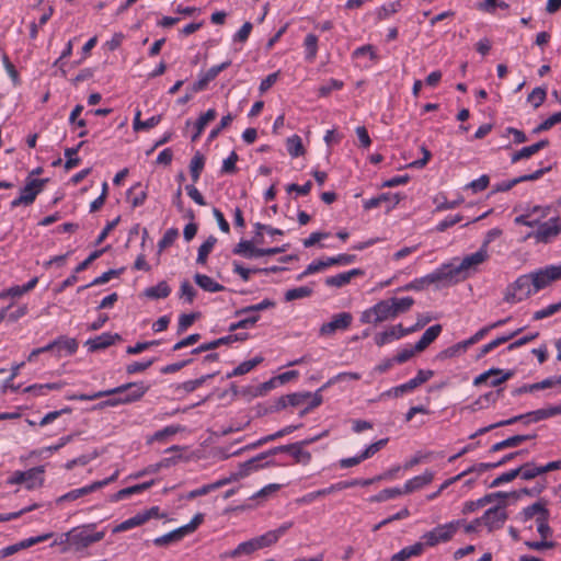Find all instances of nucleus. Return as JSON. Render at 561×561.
Segmentation results:
<instances>
[{"label": "nucleus", "mask_w": 561, "mask_h": 561, "mask_svg": "<svg viewBox=\"0 0 561 561\" xmlns=\"http://www.w3.org/2000/svg\"><path fill=\"white\" fill-rule=\"evenodd\" d=\"M489 242L490 239L486 240L477 252L466 255L459 262L455 259L450 263L442 264L440 266L446 278V284H456L473 275L479 266L489 257Z\"/></svg>", "instance_id": "1"}, {"label": "nucleus", "mask_w": 561, "mask_h": 561, "mask_svg": "<svg viewBox=\"0 0 561 561\" xmlns=\"http://www.w3.org/2000/svg\"><path fill=\"white\" fill-rule=\"evenodd\" d=\"M316 407V396L310 392H296L279 397L274 405V411L293 408L300 416L305 415Z\"/></svg>", "instance_id": "2"}, {"label": "nucleus", "mask_w": 561, "mask_h": 561, "mask_svg": "<svg viewBox=\"0 0 561 561\" xmlns=\"http://www.w3.org/2000/svg\"><path fill=\"white\" fill-rule=\"evenodd\" d=\"M95 524H89L84 526L73 527L68 531V539L70 538V550L82 551L95 542L101 541L105 533L96 531L92 533Z\"/></svg>", "instance_id": "3"}, {"label": "nucleus", "mask_w": 561, "mask_h": 561, "mask_svg": "<svg viewBox=\"0 0 561 561\" xmlns=\"http://www.w3.org/2000/svg\"><path fill=\"white\" fill-rule=\"evenodd\" d=\"M462 520L456 519L445 524L437 525L433 529L424 533L421 537L424 547H435L450 541L457 531L461 528Z\"/></svg>", "instance_id": "4"}, {"label": "nucleus", "mask_w": 561, "mask_h": 561, "mask_svg": "<svg viewBox=\"0 0 561 561\" xmlns=\"http://www.w3.org/2000/svg\"><path fill=\"white\" fill-rule=\"evenodd\" d=\"M536 293L537 290L535 289L530 275L524 274L506 287L504 301L514 305L527 299Z\"/></svg>", "instance_id": "5"}, {"label": "nucleus", "mask_w": 561, "mask_h": 561, "mask_svg": "<svg viewBox=\"0 0 561 561\" xmlns=\"http://www.w3.org/2000/svg\"><path fill=\"white\" fill-rule=\"evenodd\" d=\"M204 522V514L197 513L186 525H183L168 534L159 536L153 539V545L157 547H167L172 543L181 541L184 537L193 534L199 525Z\"/></svg>", "instance_id": "6"}, {"label": "nucleus", "mask_w": 561, "mask_h": 561, "mask_svg": "<svg viewBox=\"0 0 561 561\" xmlns=\"http://www.w3.org/2000/svg\"><path fill=\"white\" fill-rule=\"evenodd\" d=\"M44 467L31 468L26 471L16 470L9 478V484H25L27 490L39 488L44 483Z\"/></svg>", "instance_id": "7"}, {"label": "nucleus", "mask_w": 561, "mask_h": 561, "mask_svg": "<svg viewBox=\"0 0 561 561\" xmlns=\"http://www.w3.org/2000/svg\"><path fill=\"white\" fill-rule=\"evenodd\" d=\"M561 233V217H552L529 232L526 239H535L537 243H549Z\"/></svg>", "instance_id": "8"}, {"label": "nucleus", "mask_w": 561, "mask_h": 561, "mask_svg": "<svg viewBox=\"0 0 561 561\" xmlns=\"http://www.w3.org/2000/svg\"><path fill=\"white\" fill-rule=\"evenodd\" d=\"M118 474H119V471L116 470L111 477H108L106 479H103L100 481H94L91 484L84 485L79 489H73V490L60 495L56 500V503L61 504L64 502H72V501H76V500H78L82 496H85L92 492H95V491L108 485L110 483L116 481L118 478Z\"/></svg>", "instance_id": "9"}, {"label": "nucleus", "mask_w": 561, "mask_h": 561, "mask_svg": "<svg viewBox=\"0 0 561 561\" xmlns=\"http://www.w3.org/2000/svg\"><path fill=\"white\" fill-rule=\"evenodd\" d=\"M394 313L389 299L380 300L373 307L364 310L360 316V322L376 324L389 319H394Z\"/></svg>", "instance_id": "10"}, {"label": "nucleus", "mask_w": 561, "mask_h": 561, "mask_svg": "<svg viewBox=\"0 0 561 561\" xmlns=\"http://www.w3.org/2000/svg\"><path fill=\"white\" fill-rule=\"evenodd\" d=\"M149 386L144 382H128L113 389L103 390L104 397L110 394H122L125 404L138 401L147 391Z\"/></svg>", "instance_id": "11"}, {"label": "nucleus", "mask_w": 561, "mask_h": 561, "mask_svg": "<svg viewBox=\"0 0 561 561\" xmlns=\"http://www.w3.org/2000/svg\"><path fill=\"white\" fill-rule=\"evenodd\" d=\"M45 182L46 180L27 179L26 184L20 191V195L11 202V208L33 204L37 195L43 191Z\"/></svg>", "instance_id": "12"}, {"label": "nucleus", "mask_w": 561, "mask_h": 561, "mask_svg": "<svg viewBox=\"0 0 561 561\" xmlns=\"http://www.w3.org/2000/svg\"><path fill=\"white\" fill-rule=\"evenodd\" d=\"M533 284L537 293L556 280L561 279V263L557 265H548L529 273Z\"/></svg>", "instance_id": "13"}, {"label": "nucleus", "mask_w": 561, "mask_h": 561, "mask_svg": "<svg viewBox=\"0 0 561 561\" xmlns=\"http://www.w3.org/2000/svg\"><path fill=\"white\" fill-rule=\"evenodd\" d=\"M434 376V371L430 369H420L416 376L409 381L391 388L383 396L401 397L408 392L413 391L416 387L426 382Z\"/></svg>", "instance_id": "14"}, {"label": "nucleus", "mask_w": 561, "mask_h": 561, "mask_svg": "<svg viewBox=\"0 0 561 561\" xmlns=\"http://www.w3.org/2000/svg\"><path fill=\"white\" fill-rule=\"evenodd\" d=\"M549 213L550 207L548 206H534L527 209L524 214L517 216L515 218V224L537 229L539 225L543 222V219L548 217Z\"/></svg>", "instance_id": "15"}, {"label": "nucleus", "mask_w": 561, "mask_h": 561, "mask_svg": "<svg viewBox=\"0 0 561 561\" xmlns=\"http://www.w3.org/2000/svg\"><path fill=\"white\" fill-rule=\"evenodd\" d=\"M481 519L482 524L490 533L495 529H500L507 519L504 501H502L501 504L486 510Z\"/></svg>", "instance_id": "16"}, {"label": "nucleus", "mask_w": 561, "mask_h": 561, "mask_svg": "<svg viewBox=\"0 0 561 561\" xmlns=\"http://www.w3.org/2000/svg\"><path fill=\"white\" fill-rule=\"evenodd\" d=\"M513 376L512 371H504L499 368H491L480 375H478L473 379V385L479 386H489V387H497L501 383L505 382Z\"/></svg>", "instance_id": "17"}, {"label": "nucleus", "mask_w": 561, "mask_h": 561, "mask_svg": "<svg viewBox=\"0 0 561 561\" xmlns=\"http://www.w3.org/2000/svg\"><path fill=\"white\" fill-rule=\"evenodd\" d=\"M353 317L348 312H340L334 314L331 320L323 323L320 328V334L331 336L339 331H345L352 323Z\"/></svg>", "instance_id": "18"}, {"label": "nucleus", "mask_w": 561, "mask_h": 561, "mask_svg": "<svg viewBox=\"0 0 561 561\" xmlns=\"http://www.w3.org/2000/svg\"><path fill=\"white\" fill-rule=\"evenodd\" d=\"M53 536H54L53 533H46V534H43V535H38V536H35V537H30V538L23 539V540L16 542V543H13V545H10V546H7V547L0 549V559H4V558L10 557V556H12L14 553H18L21 550L31 548L34 545L44 542V541L50 539Z\"/></svg>", "instance_id": "19"}, {"label": "nucleus", "mask_w": 561, "mask_h": 561, "mask_svg": "<svg viewBox=\"0 0 561 561\" xmlns=\"http://www.w3.org/2000/svg\"><path fill=\"white\" fill-rule=\"evenodd\" d=\"M432 284H446L445 275L442 271V266L434 270L432 273L413 279L404 288L408 290H422Z\"/></svg>", "instance_id": "20"}, {"label": "nucleus", "mask_w": 561, "mask_h": 561, "mask_svg": "<svg viewBox=\"0 0 561 561\" xmlns=\"http://www.w3.org/2000/svg\"><path fill=\"white\" fill-rule=\"evenodd\" d=\"M266 458L265 454H261L256 457L251 458L250 460L241 463L237 472H233L228 479L232 481H237L239 479L245 478L252 472L263 468L265 463L263 462Z\"/></svg>", "instance_id": "21"}, {"label": "nucleus", "mask_w": 561, "mask_h": 561, "mask_svg": "<svg viewBox=\"0 0 561 561\" xmlns=\"http://www.w3.org/2000/svg\"><path fill=\"white\" fill-rule=\"evenodd\" d=\"M291 526V523H284L276 529L268 530L265 534L255 537L260 549H264L275 545L284 535L287 534Z\"/></svg>", "instance_id": "22"}, {"label": "nucleus", "mask_w": 561, "mask_h": 561, "mask_svg": "<svg viewBox=\"0 0 561 561\" xmlns=\"http://www.w3.org/2000/svg\"><path fill=\"white\" fill-rule=\"evenodd\" d=\"M353 59L362 68H369L377 61V50L373 45H363L353 51Z\"/></svg>", "instance_id": "23"}, {"label": "nucleus", "mask_w": 561, "mask_h": 561, "mask_svg": "<svg viewBox=\"0 0 561 561\" xmlns=\"http://www.w3.org/2000/svg\"><path fill=\"white\" fill-rule=\"evenodd\" d=\"M365 272L362 268H352L346 272L339 273L333 276H329L324 279V284L328 287L342 288L351 283L355 277L364 276Z\"/></svg>", "instance_id": "24"}, {"label": "nucleus", "mask_w": 561, "mask_h": 561, "mask_svg": "<svg viewBox=\"0 0 561 561\" xmlns=\"http://www.w3.org/2000/svg\"><path fill=\"white\" fill-rule=\"evenodd\" d=\"M403 337V327L401 324H396L388 327L381 332H378L374 336V342L378 346H383L386 344L392 343Z\"/></svg>", "instance_id": "25"}, {"label": "nucleus", "mask_w": 561, "mask_h": 561, "mask_svg": "<svg viewBox=\"0 0 561 561\" xmlns=\"http://www.w3.org/2000/svg\"><path fill=\"white\" fill-rule=\"evenodd\" d=\"M434 476L435 473L433 471L425 470L422 474L407 480L402 486L403 494L412 493L430 484L433 481Z\"/></svg>", "instance_id": "26"}, {"label": "nucleus", "mask_w": 561, "mask_h": 561, "mask_svg": "<svg viewBox=\"0 0 561 561\" xmlns=\"http://www.w3.org/2000/svg\"><path fill=\"white\" fill-rule=\"evenodd\" d=\"M401 201V196L399 194L393 193H382L376 197H371L369 199H365L363 203V207L366 210L378 207L381 203H387L388 208L391 209L396 207Z\"/></svg>", "instance_id": "27"}, {"label": "nucleus", "mask_w": 561, "mask_h": 561, "mask_svg": "<svg viewBox=\"0 0 561 561\" xmlns=\"http://www.w3.org/2000/svg\"><path fill=\"white\" fill-rule=\"evenodd\" d=\"M230 64L231 62L229 60L224 61L219 65L210 67L205 73L201 75L199 79L195 83V91L204 90L207 87V84L210 81L215 80L221 71L226 70L230 66Z\"/></svg>", "instance_id": "28"}, {"label": "nucleus", "mask_w": 561, "mask_h": 561, "mask_svg": "<svg viewBox=\"0 0 561 561\" xmlns=\"http://www.w3.org/2000/svg\"><path fill=\"white\" fill-rule=\"evenodd\" d=\"M549 511L546 506V503L542 501L535 502L534 504L523 508V511L519 513L518 518L523 523H527L530 520L536 522L537 518L543 516Z\"/></svg>", "instance_id": "29"}, {"label": "nucleus", "mask_w": 561, "mask_h": 561, "mask_svg": "<svg viewBox=\"0 0 561 561\" xmlns=\"http://www.w3.org/2000/svg\"><path fill=\"white\" fill-rule=\"evenodd\" d=\"M79 344L76 339L60 335L56 339V356H71L78 351Z\"/></svg>", "instance_id": "30"}, {"label": "nucleus", "mask_w": 561, "mask_h": 561, "mask_svg": "<svg viewBox=\"0 0 561 561\" xmlns=\"http://www.w3.org/2000/svg\"><path fill=\"white\" fill-rule=\"evenodd\" d=\"M118 334H111V333H102L101 335L90 339L87 341V346L89 347L90 352H96L100 350H104L111 345L114 344L115 340H118Z\"/></svg>", "instance_id": "31"}, {"label": "nucleus", "mask_w": 561, "mask_h": 561, "mask_svg": "<svg viewBox=\"0 0 561 561\" xmlns=\"http://www.w3.org/2000/svg\"><path fill=\"white\" fill-rule=\"evenodd\" d=\"M231 482V479H220L214 483L204 484L201 488L190 491L186 493L183 499L185 500H194L198 496L207 495L208 493L218 490L219 488Z\"/></svg>", "instance_id": "32"}, {"label": "nucleus", "mask_w": 561, "mask_h": 561, "mask_svg": "<svg viewBox=\"0 0 561 561\" xmlns=\"http://www.w3.org/2000/svg\"><path fill=\"white\" fill-rule=\"evenodd\" d=\"M217 116V112L215 108H209L207 112L202 114L198 119L193 124L194 127V134L191 137V140L193 142L197 141L198 138L202 136V134L205 130V127L207 124L211 121H214Z\"/></svg>", "instance_id": "33"}, {"label": "nucleus", "mask_w": 561, "mask_h": 561, "mask_svg": "<svg viewBox=\"0 0 561 561\" xmlns=\"http://www.w3.org/2000/svg\"><path fill=\"white\" fill-rule=\"evenodd\" d=\"M234 254L242 255L247 259L264 256V249L256 248L251 241H240L233 249Z\"/></svg>", "instance_id": "34"}, {"label": "nucleus", "mask_w": 561, "mask_h": 561, "mask_svg": "<svg viewBox=\"0 0 561 561\" xmlns=\"http://www.w3.org/2000/svg\"><path fill=\"white\" fill-rule=\"evenodd\" d=\"M307 442H300L288 446L280 447L282 450L288 451L297 462L308 463L311 461L312 455L305 450Z\"/></svg>", "instance_id": "35"}, {"label": "nucleus", "mask_w": 561, "mask_h": 561, "mask_svg": "<svg viewBox=\"0 0 561 561\" xmlns=\"http://www.w3.org/2000/svg\"><path fill=\"white\" fill-rule=\"evenodd\" d=\"M424 543L422 541H417L409 547L401 549L399 552L394 553L390 561H407L410 558L419 557L424 551Z\"/></svg>", "instance_id": "36"}, {"label": "nucleus", "mask_w": 561, "mask_h": 561, "mask_svg": "<svg viewBox=\"0 0 561 561\" xmlns=\"http://www.w3.org/2000/svg\"><path fill=\"white\" fill-rule=\"evenodd\" d=\"M260 550L259 543L254 538L239 543L233 550L225 552L224 557L237 558L243 554H251Z\"/></svg>", "instance_id": "37"}, {"label": "nucleus", "mask_w": 561, "mask_h": 561, "mask_svg": "<svg viewBox=\"0 0 561 561\" xmlns=\"http://www.w3.org/2000/svg\"><path fill=\"white\" fill-rule=\"evenodd\" d=\"M442 332V325L435 324L430 327L415 343V351H424L432 342H434Z\"/></svg>", "instance_id": "38"}, {"label": "nucleus", "mask_w": 561, "mask_h": 561, "mask_svg": "<svg viewBox=\"0 0 561 561\" xmlns=\"http://www.w3.org/2000/svg\"><path fill=\"white\" fill-rule=\"evenodd\" d=\"M559 414H561V404L538 409L528 413L525 417H527L529 422H539Z\"/></svg>", "instance_id": "39"}, {"label": "nucleus", "mask_w": 561, "mask_h": 561, "mask_svg": "<svg viewBox=\"0 0 561 561\" xmlns=\"http://www.w3.org/2000/svg\"><path fill=\"white\" fill-rule=\"evenodd\" d=\"M356 260L355 255L352 254H339L336 256H331L322 260H318V270L324 268L331 265H350Z\"/></svg>", "instance_id": "40"}, {"label": "nucleus", "mask_w": 561, "mask_h": 561, "mask_svg": "<svg viewBox=\"0 0 561 561\" xmlns=\"http://www.w3.org/2000/svg\"><path fill=\"white\" fill-rule=\"evenodd\" d=\"M147 193L142 188L140 183L133 185L127 191V201L134 208L141 206L145 203Z\"/></svg>", "instance_id": "41"}, {"label": "nucleus", "mask_w": 561, "mask_h": 561, "mask_svg": "<svg viewBox=\"0 0 561 561\" xmlns=\"http://www.w3.org/2000/svg\"><path fill=\"white\" fill-rule=\"evenodd\" d=\"M62 388L61 382H49V383H34L26 387L23 392H30L35 397L46 396L51 390H60Z\"/></svg>", "instance_id": "42"}, {"label": "nucleus", "mask_w": 561, "mask_h": 561, "mask_svg": "<svg viewBox=\"0 0 561 561\" xmlns=\"http://www.w3.org/2000/svg\"><path fill=\"white\" fill-rule=\"evenodd\" d=\"M195 283L208 293H218L222 291L225 287L219 283L215 282L211 277L204 274H195L194 276Z\"/></svg>", "instance_id": "43"}, {"label": "nucleus", "mask_w": 561, "mask_h": 561, "mask_svg": "<svg viewBox=\"0 0 561 561\" xmlns=\"http://www.w3.org/2000/svg\"><path fill=\"white\" fill-rule=\"evenodd\" d=\"M262 362H263V358L261 356H256L252 359L242 362L232 371L227 374V378L245 375V374L250 373L252 369H254Z\"/></svg>", "instance_id": "44"}, {"label": "nucleus", "mask_w": 561, "mask_h": 561, "mask_svg": "<svg viewBox=\"0 0 561 561\" xmlns=\"http://www.w3.org/2000/svg\"><path fill=\"white\" fill-rule=\"evenodd\" d=\"M205 167V157L197 151L190 162V173L193 183H197Z\"/></svg>", "instance_id": "45"}, {"label": "nucleus", "mask_w": 561, "mask_h": 561, "mask_svg": "<svg viewBox=\"0 0 561 561\" xmlns=\"http://www.w3.org/2000/svg\"><path fill=\"white\" fill-rule=\"evenodd\" d=\"M548 145V140H540L531 146H527L518 150L514 156L512 157L513 162H517L522 159H527L538 152L540 149L545 148Z\"/></svg>", "instance_id": "46"}, {"label": "nucleus", "mask_w": 561, "mask_h": 561, "mask_svg": "<svg viewBox=\"0 0 561 561\" xmlns=\"http://www.w3.org/2000/svg\"><path fill=\"white\" fill-rule=\"evenodd\" d=\"M216 243H217V238L214 236H209L206 239V241L199 245L198 252H197V259H196L197 264H201V265L206 264L207 257H208L209 253L214 250V247L216 245Z\"/></svg>", "instance_id": "47"}, {"label": "nucleus", "mask_w": 561, "mask_h": 561, "mask_svg": "<svg viewBox=\"0 0 561 561\" xmlns=\"http://www.w3.org/2000/svg\"><path fill=\"white\" fill-rule=\"evenodd\" d=\"M170 294L171 288L164 280L158 283L156 286L148 287L145 290V295L151 299H163L167 298Z\"/></svg>", "instance_id": "48"}, {"label": "nucleus", "mask_w": 561, "mask_h": 561, "mask_svg": "<svg viewBox=\"0 0 561 561\" xmlns=\"http://www.w3.org/2000/svg\"><path fill=\"white\" fill-rule=\"evenodd\" d=\"M122 272H123V270H108V271L104 272L101 276L95 277L91 283H89L84 286L78 287L77 291L81 293L87 288L103 285V284L110 282L112 278L119 276Z\"/></svg>", "instance_id": "49"}, {"label": "nucleus", "mask_w": 561, "mask_h": 561, "mask_svg": "<svg viewBox=\"0 0 561 561\" xmlns=\"http://www.w3.org/2000/svg\"><path fill=\"white\" fill-rule=\"evenodd\" d=\"M182 430L183 428L180 425H168V426L163 427L162 430L153 433V435L148 438V443L149 444L153 443V442L164 443L168 437L180 433Z\"/></svg>", "instance_id": "50"}, {"label": "nucleus", "mask_w": 561, "mask_h": 561, "mask_svg": "<svg viewBox=\"0 0 561 561\" xmlns=\"http://www.w3.org/2000/svg\"><path fill=\"white\" fill-rule=\"evenodd\" d=\"M390 305L392 307L394 317H398L401 313L407 312L413 306L414 300L412 297H402V298H390Z\"/></svg>", "instance_id": "51"}, {"label": "nucleus", "mask_w": 561, "mask_h": 561, "mask_svg": "<svg viewBox=\"0 0 561 561\" xmlns=\"http://www.w3.org/2000/svg\"><path fill=\"white\" fill-rule=\"evenodd\" d=\"M145 524V517H142L141 513H137L135 516L122 522L113 528V533H123L135 527L141 526Z\"/></svg>", "instance_id": "52"}, {"label": "nucleus", "mask_w": 561, "mask_h": 561, "mask_svg": "<svg viewBox=\"0 0 561 561\" xmlns=\"http://www.w3.org/2000/svg\"><path fill=\"white\" fill-rule=\"evenodd\" d=\"M216 375H217V371L207 374V375L202 376L196 379L186 380V381L182 382L181 385H179L178 388L182 389L183 391H185L187 393L193 392L196 389H198L199 387H202L206 380L214 378Z\"/></svg>", "instance_id": "53"}, {"label": "nucleus", "mask_w": 561, "mask_h": 561, "mask_svg": "<svg viewBox=\"0 0 561 561\" xmlns=\"http://www.w3.org/2000/svg\"><path fill=\"white\" fill-rule=\"evenodd\" d=\"M83 141L79 142L76 147L67 148L65 150V157L67 158V161L65 163L66 170H71L76 167H78L81 162L80 158H78V152L80 148L82 147Z\"/></svg>", "instance_id": "54"}, {"label": "nucleus", "mask_w": 561, "mask_h": 561, "mask_svg": "<svg viewBox=\"0 0 561 561\" xmlns=\"http://www.w3.org/2000/svg\"><path fill=\"white\" fill-rule=\"evenodd\" d=\"M404 495L402 492V488H388L381 490L379 493L370 497V502H386L391 499H396Z\"/></svg>", "instance_id": "55"}, {"label": "nucleus", "mask_w": 561, "mask_h": 561, "mask_svg": "<svg viewBox=\"0 0 561 561\" xmlns=\"http://www.w3.org/2000/svg\"><path fill=\"white\" fill-rule=\"evenodd\" d=\"M286 149L293 158H297L304 153L302 139L298 135H293L286 141Z\"/></svg>", "instance_id": "56"}, {"label": "nucleus", "mask_w": 561, "mask_h": 561, "mask_svg": "<svg viewBox=\"0 0 561 561\" xmlns=\"http://www.w3.org/2000/svg\"><path fill=\"white\" fill-rule=\"evenodd\" d=\"M232 266H233V273L238 274L242 278L243 282H249L252 274L268 272L267 268H247L237 261H234L232 263Z\"/></svg>", "instance_id": "57"}, {"label": "nucleus", "mask_w": 561, "mask_h": 561, "mask_svg": "<svg viewBox=\"0 0 561 561\" xmlns=\"http://www.w3.org/2000/svg\"><path fill=\"white\" fill-rule=\"evenodd\" d=\"M549 516L550 514L548 512L535 522L537 533L542 539H549L552 536V529L549 526Z\"/></svg>", "instance_id": "58"}, {"label": "nucleus", "mask_w": 561, "mask_h": 561, "mask_svg": "<svg viewBox=\"0 0 561 561\" xmlns=\"http://www.w3.org/2000/svg\"><path fill=\"white\" fill-rule=\"evenodd\" d=\"M517 469L519 477L525 480H530L539 474H542L541 466H537L535 463H526Z\"/></svg>", "instance_id": "59"}, {"label": "nucleus", "mask_w": 561, "mask_h": 561, "mask_svg": "<svg viewBox=\"0 0 561 561\" xmlns=\"http://www.w3.org/2000/svg\"><path fill=\"white\" fill-rule=\"evenodd\" d=\"M311 294H312V288L311 287H308V286L296 287V288H293V289H288L285 293V299L287 301H293V300H296V299L308 297Z\"/></svg>", "instance_id": "60"}, {"label": "nucleus", "mask_w": 561, "mask_h": 561, "mask_svg": "<svg viewBox=\"0 0 561 561\" xmlns=\"http://www.w3.org/2000/svg\"><path fill=\"white\" fill-rule=\"evenodd\" d=\"M387 443L388 438H382L375 443H371L364 450L360 451L362 458L364 460L371 458L375 454L382 449L387 445Z\"/></svg>", "instance_id": "61"}, {"label": "nucleus", "mask_w": 561, "mask_h": 561, "mask_svg": "<svg viewBox=\"0 0 561 561\" xmlns=\"http://www.w3.org/2000/svg\"><path fill=\"white\" fill-rule=\"evenodd\" d=\"M179 237V230L176 228L168 229L163 237L159 240L158 247L160 250H164L172 245Z\"/></svg>", "instance_id": "62"}, {"label": "nucleus", "mask_w": 561, "mask_h": 561, "mask_svg": "<svg viewBox=\"0 0 561 561\" xmlns=\"http://www.w3.org/2000/svg\"><path fill=\"white\" fill-rule=\"evenodd\" d=\"M490 183V178L486 174L481 175L480 178L469 182L465 188L471 190L472 193H479L484 191Z\"/></svg>", "instance_id": "63"}, {"label": "nucleus", "mask_w": 561, "mask_h": 561, "mask_svg": "<svg viewBox=\"0 0 561 561\" xmlns=\"http://www.w3.org/2000/svg\"><path fill=\"white\" fill-rule=\"evenodd\" d=\"M560 310H561V300L557 304H551V305L536 311L534 313L533 318L535 320H541V319L553 316L554 313H557Z\"/></svg>", "instance_id": "64"}]
</instances>
